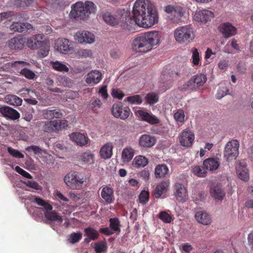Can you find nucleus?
Masks as SVG:
<instances>
[{
    "mask_svg": "<svg viewBox=\"0 0 253 253\" xmlns=\"http://www.w3.org/2000/svg\"><path fill=\"white\" fill-rule=\"evenodd\" d=\"M145 100L147 103L150 105L154 104L157 103L159 100V96L158 94L155 92H150L145 96Z\"/></svg>",
    "mask_w": 253,
    "mask_h": 253,
    "instance_id": "44",
    "label": "nucleus"
},
{
    "mask_svg": "<svg viewBox=\"0 0 253 253\" xmlns=\"http://www.w3.org/2000/svg\"><path fill=\"white\" fill-rule=\"evenodd\" d=\"M112 113L116 118L125 120L129 117L130 110L128 107H124L122 103L119 102L113 104Z\"/></svg>",
    "mask_w": 253,
    "mask_h": 253,
    "instance_id": "10",
    "label": "nucleus"
},
{
    "mask_svg": "<svg viewBox=\"0 0 253 253\" xmlns=\"http://www.w3.org/2000/svg\"><path fill=\"white\" fill-rule=\"evenodd\" d=\"M89 106L92 110L96 111L101 107L102 103L100 99L96 98L90 102Z\"/></svg>",
    "mask_w": 253,
    "mask_h": 253,
    "instance_id": "58",
    "label": "nucleus"
},
{
    "mask_svg": "<svg viewBox=\"0 0 253 253\" xmlns=\"http://www.w3.org/2000/svg\"><path fill=\"white\" fill-rule=\"evenodd\" d=\"M57 83L59 86H69L71 85V80L66 76H59L57 78Z\"/></svg>",
    "mask_w": 253,
    "mask_h": 253,
    "instance_id": "46",
    "label": "nucleus"
},
{
    "mask_svg": "<svg viewBox=\"0 0 253 253\" xmlns=\"http://www.w3.org/2000/svg\"><path fill=\"white\" fill-rule=\"evenodd\" d=\"M149 199V192L145 190H143L140 194L139 196V203L144 205L148 202Z\"/></svg>",
    "mask_w": 253,
    "mask_h": 253,
    "instance_id": "54",
    "label": "nucleus"
},
{
    "mask_svg": "<svg viewBox=\"0 0 253 253\" xmlns=\"http://www.w3.org/2000/svg\"><path fill=\"white\" fill-rule=\"evenodd\" d=\"M64 181L72 189L80 190L83 188L85 179L76 171H71L65 175Z\"/></svg>",
    "mask_w": 253,
    "mask_h": 253,
    "instance_id": "6",
    "label": "nucleus"
},
{
    "mask_svg": "<svg viewBox=\"0 0 253 253\" xmlns=\"http://www.w3.org/2000/svg\"><path fill=\"white\" fill-rule=\"evenodd\" d=\"M203 166L206 169L213 171L218 168L220 166V162L218 159L208 158L204 161Z\"/></svg>",
    "mask_w": 253,
    "mask_h": 253,
    "instance_id": "30",
    "label": "nucleus"
},
{
    "mask_svg": "<svg viewBox=\"0 0 253 253\" xmlns=\"http://www.w3.org/2000/svg\"><path fill=\"white\" fill-rule=\"evenodd\" d=\"M32 202L41 207L42 210L44 211V215L46 219L52 222H56L58 225L62 223V217L55 211H50L52 210V207L48 202L36 196L33 197Z\"/></svg>",
    "mask_w": 253,
    "mask_h": 253,
    "instance_id": "3",
    "label": "nucleus"
},
{
    "mask_svg": "<svg viewBox=\"0 0 253 253\" xmlns=\"http://www.w3.org/2000/svg\"><path fill=\"white\" fill-rule=\"evenodd\" d=\"M82 238V234L80 232H73L68 237V241L72 244L78 242Z\"/></svg>",
    "mask_w": 253,
    "mask_h": 253,
    "instance_id": "48",
    "label": "nucleus"
},
{
    "mask_svg": "<svg viewBox=\"0 0 253 253\" xmlns=\"http://www.w3.org/2000/svg\"><path fill=\"white\" fill-rule=\"evenodd\" d=\"M158 217L166 223H169L173 220L172 216L165 211H161Z\"/></svg>",
    "mask_w": 253,
    "mask_h": 253,
    "instance_id": "51",
    "label": "nucleus"
},
{
    "mask_svg": "<svg viewBox=\"0 0 253 253\" xmlns=\"http://www.w3.org/2000/svg\"><path fill=\"white\" fill-rule=\"evenodd\" d=\"M102 74L98 70H92L87 74L85 82L88 84H96L102 79Z\"/></svg>",
    "mask_w": 253,
    "mask_h": 253,
    "instance_id": "22",
    "label": "nucleus"
},
{
    "mask_svg": "<svg viewBox=\"0 0 253 253\" xmlns=\"http://www.w3.org/2000/svg\"><path fill=\"white\" fill-rule=\"evenodd\" d=\"M30 29H33L31 24L28 23L17 22V32H26Z\"/></svg>",
    "mask_w": 253,
    "mask_h": 253,
    "instance_id": "49",
    "label": "nucleus"
},
{
    "mask_svg": "<svg viewBox=\"0 0 253 253\" xmlns=\"http://www.w3.org/2000/svg\"><path fill=\"white\" fill-rule=\"evenodd\" d=\"M237 174L240 179L247 181L249 179L248 170L245 164L240 163L236 167Z\"/></svg>",
    "mask_w": 253,
    "mask_h": 253,
    "instance_id": "26",
    "label": "nucleus"
},
{
    "mask_svg": "<svg viewBox=\"0 0 253 253\" xmlns=\"http://www.w3.org/2000/svg\"><path fill=\"white\" fill-rule=\"evenodd\" d=\"M224 50L225 52L228 53H232L234 52L235 50H239V46L237 42V41L235 39H232L224 47Z\"/></svg>",
    "mask_w": 253,
    "mask_h": 253,
    "instance_id": "39",
    "label": "nucleus"
},
{
    "mask_svg": "<svg viewBox=\"0 0 253 253\" xmlns=\"http://www.w3.org/2000/svg\"><path fill=\"white\" fill-rule=\"evenodd\" d=\"M191 51L192 54V64L194 66H198L201 64V57L198 49L195 47H193L191 49Z\"/></svg>",
    "mask_w": 253,
    "mask_h": 253,
    "instance_id": "42",
    "label": "nucleus"
},
{
    "mask_svg": "<svg viewBox=\"0 0 253 253\" xmlns=\"http://www.w3.org/2000/svg\"><path fill=\"white\" fill-rule=\"evenodd\" d=\"M5 165L6 167V173L10 179L11 182L13 183V186H15V182L14 181L15 178V171L16 170L15 162H11L8 160H6Z\"/></svg>",
    "mask_w": 253,
    "mask_h": 253,
    "instance_id": "29",
    "label": "nucleus"
},
{
    "mask_svg": "<svg viewBox=\"0 0 253 253\" xmlns=\"http://www.w3.org/2000/svg\"><path fill=\"white\" fill-rule=\"evenodd\" d=\"M135 114L140 120L146 122L150 125H157L160 123V119L151 112L138 110L135 112Z\"/></svg>",
    "mask_w": 253,
    "mask_h": 253,
    "instance_id": "11",
    "label": "nucleus"
},
{
    "mask_svg": "<svg viewBox=\"0 0 253 253\" xmlns=\"http://www.w3.org/2000/svg\"><path fill=\"white\" fill-rule=\"evenodd\" d=\"M162 38V33L156 30L144 32L133 39L131 48L135 53L144 54L151 51L155 46L159 45Z\"/></svg>",
    "mask_w": 253,
    "mask_h": 253,
    "instance_id": "1",
    "label": "nucleus"
},
{
    "mask_svg": "<svg viewBox=\"0 0 253 253\" xmlns=\"http://www.w3.org/2000/svg\"><path fill=\"white\" fill-rule=\"evenodd\" d=\"M191 171L194 174L199 177H205L207 174V172L206 170H204L201 167L199 166L194 167L192 168Z\"/></svg>",
    "mask_w": 253,
    "mask_h": 253,
    "instance_id": "50",
    "label": "nucleus"
},
{
    "mask_svg": "<svg viewBox=\"0 0 253 253\" xmlns=\"http://www.w3.org/2000/svg\"><path fill=\"white\" fill-rule=\"evenodd\" d=\"M24 183L28 187L36 190H42V188L39 184L33 180H28Z\"/></svg>",
    "mask_w": 253,
    "mask_h": 253,
    "instance_id": "57",
    "label": "nucleus"
},
{
    "mask_svg": "<svg viewBox=\"0 0 253 253\" xmlns=\"http://www.w3.org/2000/svg\"><path fill=\"white\" fill-rule=\"evenodd\" d=\"M20 74L26 78L30 80L33 79L35 77V74L33 71L26 68L22 69L20 71Z\"/></svg>",
    "mask_w": 253,
    "mask_h": 253,
    "instance_id": "56",
    "label": "nucleus"
},
{
    "mask_svg": "<svg viewBox=\"0 0 253 253\" xmlns=\"http://www.w3.org/2000/svg\"><path fill=\"white\" fill-rule=\"evenodd\" d=\"M179 249L182 252H184L186 253H189L193 250V248L190 244L188 243H185L179 246Z\"/></svg>",
    "mask_w": 253,
    "mask_h": 253,
    "instance_id": "64",
    "label": "nucleus"
},
{
    "mask_svg": "<svg viewBox=\"0 0 253 253\" xmlns=\"http://www.w3.org/2000/svg\"><path fill=\"white\" fill-rule=\"evenodd\" d=\"M228 91V90L227 87L223 86L222 84H221L215 95L216 98L217 99L222 98L225 95L227 94Z\"/></svg>",
    "mask_w": 253,
    "mask_h": 253,
    "instance_id": "52",
    "label": "nucleus"
},
{
    "mask_svg": "<svg viewBox=\"0 0 253 253\" xmlns=\"http://www.w3.org/2000/svg\"><path fill=\"white\" fill-rule=\"evenodd\" d=\"M37 54L41 58H43L47 56L50 50V44L48 41L42 40L38 46Z\"/></svg>",
    "mask_w": 253,
    "mask_h": 253,
    "instance_id": "25",
    "label": "nucleus"
},
{
    "mask_svg": "<svg viewBox=\"0 0 253 253\" xmlns=\"http://www.w3.org/2000/svg\"><path fill=\"white\" fill-rule=\"evenodd\" d=\"M57 122V125L56 126L57 131L62 129L65 128L68 126V122L65 120H56Z\"/></svg>",
    "mask_w": 253,
    "mask_h": 253,
    "instance_id": "62",
    "label": "nucleus"
},
{
    "mask_svg": "<svg viewBox=\"0 0 253 253\" xmlns=\"http://www.w3.org/2000/svg\"><path fill=\"white\" fill-rule=\"evenodd\" d=\"M134 150L131 147L124 148L122 153V159L123 162L128 163L130 162L134 156Z\"/></svg>",
    "mask_w": 253,
    "mask_h": 253,
    "instance_id": "38",
    "label": "nucleus"
},
{
    "mask_svg": "<svg viewBox=\"0 0 253 253\" xmlns=\"http://www.w3.org/2000/svg\"><path fill=\"white\" fill-rule=\"evenodd\" d=\"M173 37L180 44H189L195 38V32L189 25L179 26L173 31Z\"/></svg>",
    "mask_w": 253,
    "mask_h": 253,
    "instance_id": "4",
    "label": "nucleus"
},
{
    "mask_svg": "<svg viewBox=\"0 0 253 253\" xmlns=\"http://www.w3.org/2000/svg\"><path fill=\"white\" fill-rule=\"evenodd\" d=\"M125 101L128 102L131 104L139 105L142 103V100L139 95H134L126 97Z\"/></svg>",
    "mask_w": 253,
    "mask_h": 253,
    "instance_id": "47",
    "label": "nucleus"
},
{
    "mask_svg": "<svg viewBox=\"0 0 253 253\" xmlns=\"http://www.w3.org/2000/svg\"><path fill=\"white\" fill-rule=\"evenodd\" d=\"M74 39L79 43H92L95 41L94 35L86 31H78L74 35Z\"/></svg>",
    "mask_w": 253,
    "mask_h": 253,
    "instance_id": "14",
    "label": "nucleus"
},
{
    "mask_svg": "<svg viewBox=\"0 0 253 253\" xmlns=\"http://www.w3.org/2000/svg\"><path fill=\"white\" fill-rule=\"evenodd\" d=\"M109 221L110 227L112 231L115 232L120 231V222L118 218H111Z\"/></svg>",
    "mask_w": 253,
    "mask_h": 253,
    "instance_id": "43",
    "label": "nucleus"
},
{
    "mask_svg": "<svg viewBox=\"0 0 253 253\" xmlns=\"http://www.w3.org/2000/svg\"><path fill=\"white\" fill-rule=\"evenodd\" d=\"M77 55L80 57L87 58L91 57L92 55V52L90 49H81L77 52Z\"/></svg>",
    "mask_w": 253,
    "mask_h": 253,
    "instance_id": "55",
    "label": "nucleus"
},
{
    "mask_svg": "<svg viewBox=\"0 0 253 253\" xmlns=\"http://www.w3.org/2000/svg\"><path fill=\"white\" fill-rule=\"evenodd\" d=\"M159 21L158 12L155 7L148 9L146 14H143L141 17L134 21L136 24L140 27L149 28L152 27Z\"/></svg>",
    "mask_w": 253,
    "mask_h": 253,
    "instance_id": "5",
    "label": "nucleus"
},
{
    "mask_svg": "<svg viewBox=\"0 0 253 253\" xmlns=\"http://www.w3.org/2000/svg\"><path fill=\"white\" fill-rule=\"evenodd\" d=\"M174 118L176 121L182 123L184 120L185 115L182 110H178L174 114Z\"/></svg>",
    "mask_w": 253,
    "mask_h": 253,
    "instance_id": "59",
    "label": "nucleus"
},
{
    "mask_svg": "<svg viewBox=\"0 0 253 253\" xmlns=\"http://www.w3.org/2000/svg\"><path fill=\"white\" fill-rule=\"evenodd\" d=\"M239 143L237 140L229 141L226 145L224 151L225 159L230 161L235 160L239 155Z\"/></svg>",
    "mask_w": 253,
    "mask_h": 253,
    "instance_id": "9",
    "label": "nucleus"
},
{
    "mask_svg": "<svg viewBox=\"0 0 253 253\" xmlns=\"http://www.w3.org/2000/svg\"><path fill=\"white\" fill-rule=\"evenodd\" d=\"M174 194L176 199L179 202L183 203L188 198L187 188L179 182H176L174 186Z\"/></svg>",
    "mask_w": 253,
    "mask_h": 253,
    "instance_id": "12",
    "label": "nucleus"
},
{
    "mask_svg": "<svg viewBox=\"0 0 253 253\" xmlns=\"http://www.w3.org/2000/svg\"><path fill=\"white\" fill-rule=\"evenodd\" d=\"M50 65L55 71L65 72H68L69 71V68L66 65L59 61H51Z\"/></svg>",
    "mask_w": 253,
    "mask_h": 253,
    "instance_id": "41",
    "label": "nucleus"
},
{
    "mask_svg": "<svg viewBox=\"0 0 253 253\" xmlns=\"http://www.w3.org/2000/svg\"><path fill=\"white\" fill-rule=\"evenodd\" d=\"M113 144L111 142H107L101 148L100 156L103 159H108L112 155Z\"/></svg>",
    "mask_w": 253,
    "mask_h": 253,
    "instance_id": "32",
    "label": "nucleus"
},
{
    "mask_svg": "<svg viewBox=\"0 0 253 253\" xmlns=\"http://www.w3.org/2000/svg\"><path fill=\"white\" fill-rule=\"evenodd\" d=\"M195 217L199 223L204 225H208L212 221L211 216L208 213L203 211L197 212Z\"/></svg>",
    "mask_w": 253,
    "mask_h": 253,
    "instance_id": "28",
    "label": "nucleus"
},
{
    "mask_svg": "<svg viewBox=\"0 0 253 253\" xmlns=\"http://www.w3.org/2000/svg\"><path fill=\"white\" fill-rule=\"evenodd\" d=\"M210 194L215 200H222L225 196V192L220 184H217L211 188Z\"/></svg>",
    "mask_w": 253,
    "mask_h": 253,
    "instance_id": "27",
    "label": "nucleus"
},
{
    "mask_svg": "<svg viewBox=\"0 0 253 253\" xmlns=\"http://www.w3.org/2000/svg\"><path fill=\"white\" fill-rule=\"evenodd\" d=\"M213 13L209 10H197L194 15V20L197 22L206 23L213 17Z\"/></svg>",
    "mask_w": 253,
    "mask_h": 253,
    "instance_id": "16",
    "label": "nucleus"
},
{
    "mask_svg": "<svg viewBox=\"0 0 253 253\" xmlns=\"http://www.w3.org/2000/svg\"><path fill=\"white\" fill-rule=\"evenodd\" d=\"M70 139L78 145L83 146L88 143L89 139L84 134L80 132H73L70 135Z\"/></svg>",
    "mask_w": 253,
    "mask_h": 253,
    "instance_id": "20",
    "label": "nucleus"
},
{
    "mask_svg": "<svg viewBox=\"0 0 253 253\" xmlns=\"http://www.w3.org/2000/svg\"><path fill=\"white\" fill-rule=\"evenodd\" d=\"M154 7L150 0H136L133 4L132 8L133 19L135 21L137 18L146 14L148 9Z\"/></svg>",
    "mask_w": 253,
    "mask_h": 253,
    "instance_id": "7",
    "label": "nucleus"
},
{
    "mask_svg": "<svg viewBox=\"0 0 253 253\" xmlns=\"http://www.w3.org/2000/svg\"><path fill=\"white\" fill-rule=\"evenodd\" d=\"M219 31L227 38L234 35L236 33V28L229 23H225L219 26Z\"/></svg>",
    "mask_w": 253,
    "mask_h": 253,
    "instance_id": "23",
    "label": "nucleus"
},
{
    "mask_svg": "<svg viewBox=\"0 0 253 253\" xmlns=\"http://www.w3.org/2000/svg\"><path fill=\"white\" fill-rule=\"evenodd\" d=\"M84 236L87 237L84 239V242L88 243L92 240H95L98 238V232L93 228L89 227L84 229Z\"/></svg>",
    "mask_w": 253,
    "mask_h": 253,
    "instance_id": "33",
    "label": "nucleus"
},
{
    "mask_svg": "<svg viewBox=\"0 0 253 253\" xmlns=\"http://www.w3.org/2000/svg\"><path fill=\"white\" fill-rule=\"evenodd\" d=\"M43 34H36L26 39L27 46L32 50L38 48L40 42L44 38Z\"/></svg>",
    "mask_w": 253,
    "mask_h": 253,
    "instance_id": "21",
    "label": "nucleus"
},
{
    "mask_svg": "<svg viewBox=\"0 0 253 253\" xmlns=\"http://www.w3.org/2000/svg\"><path fill=\"white\" fill-rule=\"evenodd\" d=\"M169 186V183L167 181H164L159 183L156 187L154 195L156 198H158L165 193L168 189Z\"/></svg>",
    "mask_w": 253,
    "mask_h": 253,
    "instance_id": "34",
    "label": "nucleus"
},
{
    "mask_svg": "<svg viewBox=\"0 0 253 253\" xmlns=\"http://www.w3.org/2000/svg\"><path fill=\"white\" fill-rule=\"evenodd\" d=\"M0 112L5 117L10 120H16V110L8 106L0 108Z\"/></svg>",
    "mask_w": 253,
    "mask_h": 253,
    "instance_id": "36",
    "label": "nucleus"
},
{
    "mask_svg": "<svg viewBox=\"0 0 253 253\" xmlns=\"http://www.w3.org/2000/svg\"><path fill=\"white\" fill-rule=\"evenodd\" d=\"M55 48L61 53L67 54L72 49L71 42L67 39H58L55 43Z\"/></svg>",
    "mask_w": 253,
    "mask_h": 253,
    "instance_id": "19",
    "label": "nucleus"
},
{
    "mask_svg": "<svg viewBox=\"0 0 253 253\" xmlns=\"http://www.w3.org/2000/svg\"><path fill=\"white\" fill-rule=\"evenodd\" d=\"M169 170V168L166 165H158L155 169V176L156 178H163L168 174Z\"/></svg>",
    "mask_w": 253,
    "mask_h": 253,
    "instance_id": "37",
    "label": "nucleus"
},
{
    "mask_svg": "<svg viewBox=\"0 0 253 253\" xmlns=\"http://www.w3.org/2000/svg\"><path fill=\"white\" fill-rule=\"evenodd\" d=\"M26 44V39L22 36H17V49H22Z\"/></svg>",
    "mask_w": 253,
    "mask_h": 253,
    "instance_id": "61",
    "label": "nucleus"
},
{
    "mask_svg": "<svg viewBox=\"0 0 253 253\" xmlns=\"http://www.w3.org/2000/svg\"><path fill=\"white\" fill-rule=\"evenodd\" d=\"M101 196L107 203L111 204L114 199V191L108 186L104 187L101 190Z\"/></svg>",
    "mask_w": 253,
    "mask_h": 253,
    "instance_id": "31",
    "label": "nucleus"
},
{
    "mask_svg": "<svg viewBox=\"0 0 253 253\" xmlns=\"http://www.w3.org/2000/svg\"><path fill=\"white\" fill-rule=\"evenodd\" d=\"M102 17L104 21L108 25L116 26L121 24L122 26H125V23L123 22L124 19H126V16L119 13H112L110 11H105L102 14Z\"/></svg>",
    "mask_w": 253,
    "mask_h": 253,
    "instance_id": "8",
    "label": "nucleus"
},
{
    "mask_svg": "<svg viewBox=\"0 0 253 253\" xmlns=\"http://www.w3.org/2000/svg\"><path fill=\"white\" fill-rule=\"evenodd\" d=\"M165 11L173 16L171 17V19L174 22L178 23L181 20V18L183 15V12L180 7H175L171 5L165 7Z\"/></svg>",
    "mask_w": 253,
    "mask_h": 253,
    "instance_id": "18",
    "label": "nucleus"
},
{
    "mask_svg": "<svg viewBox=\"0 0 253 253\" xmlns=\"http://www.w3.org/2000/svg\"><path fill=\"white\" fill-rule=\"evenodd\" d=\"M34 0H17V7H26L31 5Z\"/></svg>",
    "mask_w": 253,
    "mask_h": 253,
    "instance_id": "63",
    "label": "nucleus"
},
{
    "mask_svg": "<svg viewBox=\"0 0 253 253\" xmlns=\"http://www.w3.org/2000/svg\"><path fill=\"white\" fill-rule=\"evenodd\" d=\"M79 160L84 165H93L95 163V155L91 151L87 150L81 154Z\"/></svg>",
    "mask_w": 253,
    "mask_h": 253,
    "instance_id": "24",
    "label": "nucleus"
},
{
    "mask_svg": "<svg viewBox=\"0 0 253 253\" xmlns=\"http://www.w3.org/2000/svg\"><path fill=\"white\" fill-rule=\"evenodd\" d=\"M111 95L113 98L119 99H122L125 95L122 90L117 88L112 89Z\"/></svg>",
    "mask_w": 253,
    "mask_h": 253,
    "instance_id": "60",
    "label": "nucleus"
},
{
    "mask_svg": "<svg viewBox=\"0 0 253 253\" xmlns=\"http://www.w3.org/2000/svg\"><path fill=\"white\" fill-rule=\"evenodd\" d=\"M148 164L147 158L142 155L136 156L132 161V166L135 168H144Z\"/></svg>",
    "mask_w": 253,
    "mask_h": 253,
    "instance_id": "35",
    "label": "nucleus"
},
{
    "mask_svg": "<svg viewBox=\"0 0 253 253\" xmlns=\"http://www.w3.org/2000/svg\"><path fill=\"white\" fill-rule=\"evenodd\" d=\"M207 79L206 76L204 74L194 76L187 82L185 88L190 90L196 89L198 87L204 84L207 81Z\"/></svg>",
    "mask_w": 253,
    "mask_h": 253,
    "instance_id": "13",
    "label": "nucleus"
},
{
    "mask_svg": "<svg viewBox=\"0 0 253 253\" xmlns=\"http://www.w3.org/2000/svg\"><path fill=\"white\" fill-rule=\"evenodd\" d=\"M195 139L194 132L188 129L183 130L179 135V142L183 146H191Z\"/></svg>",
    "mask_w": 253,
    "mask_h": 253,
    "instance_id": "15",
    "label": "nucleus"
},
{
    "mask_svg": "<svg viewBox=\"0 0 253 253\" xmlns=\"http://www.w3.org/2000/svg\"><path fill=\"white\" fill-rule=\"evenodd\" d=\"M96 11L95 5L90 1H86L84 3L78 1L71 6L69 16L71 19L76 20L84 19L92 13Z\"/></svg>",
    "mask_w": 253,
    "mask_h": 253,
    "instance_id": "2",
    "label": "nucleus"
},
{
    "mask_svg": "<svg viewBox=\"0 0 253 253\" xmlns=\"http://www.w3.org/2000/svg\"><path fill=\"white\" fill-rule=\"evenodd\" d=\"M57 124V122L55 120L45 122L42 127V129L44 131L47 132L57 131L56 127Z\"/></svg>",
    "mask_w": 253,
    "mask_h": 253,
    "instance_id": "40",
    "label": "nucleus"
},
{
    "mask_svg": "<svg viewBox=\"0 0 253 253\" xmlns=\"http://www.w3.org/2000/svg\"><path fill=\"white\" fill-rule=\"evenodd\" d=\"M156 143L155 137L148 133L141 135L138 140L139 145L142 148H150L154 146Z\"/></svg>",
    "mask_w": 253,
    "mask_h": 253,
    "instance_id": "17",
    "label": "nucleus"
},
{
    "mask_svg": "<svg viewBox=\"0 0 253 253\" xmlns=\"http://www.w3.org/2000/svg\"><path fill=\"white\" fill-rule=\"evenodd\" d=\"M107 248V244L105 242H100L95 244L94 249L96 253H101L105 251Z\"/></svg>",
    "mask_w": 253,
    "mask_h": 253,
    "instance_id": "53",
    "label": "nucleus"
},
{
    "mask_svg": "<svg viewBox=\"0 0 253 253\" xmlns=\"http://www.w3.org/2000/svg\"><path fill=\"white\" fill-rule=\"evenodd\" d=\"M26 150L29 152H33L36 155H46L45 151L42 150L41 148L38 146L35 145H31L26 148Z\"/></svg>",
    "mask_w": 253,
    "mask_h": 253,
    "instance_id": "45",
    "label": "nucleus"
}]
</instances>
